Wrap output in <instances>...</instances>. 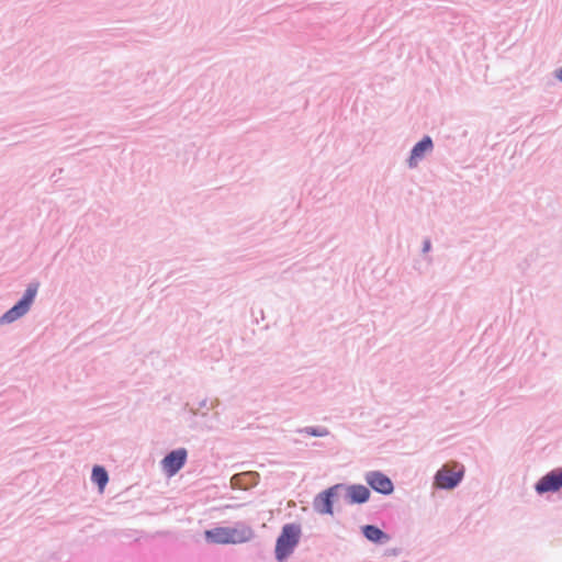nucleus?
Wrapping results in <instances>:
<instances>
[{
  "label": "nucleus",
  "instance_id": "1",
  "mask_svg": "<svg viewBox=\"0 0 562 562\" xmlns=\"http://www.w3.org/2000/svg\"><path fill=\"white\" fill-rule=\"evenodd\" d=\"M255 537L252 528L244 522L233 527H215L204 531L205 541L215 544H239L250 541Z\"/></svg>",
  "mask_w": 562,
  "mask_h": 562
},
{
  "label": "nucleus",
  "instance_id": "2",
  "mask_svg": "<svg viewBox=\"0 0 562 562\" xmlns=\"http://www.w3.org/2000/svg\"><path fill=\"white\" fill-rule=\"evenodd\" d=\"M302 537V527L297 522L284 524L276 539L274 559L277 562H286L294 553Z\"/></svg>",
  "mask_w": 562,
  "mask_h": 562
},
{
  "label": "nucleus",
  "instance_id": "3",
  "mask_svg": "<svg viewBox=\"0 0 562 562\" xmlns=\"http://www.w3.org/2000/svg\"><path fill=\"white\" fill-rule=\"evenodd\" d=\"M38 288V281L30 282L22 296L0 316V325L12 324L27 314L36 299Z\"/></svg>",
  "mask_w": 562,
  "mask_h": 562
},
{
  "label": "nucleus",
  "instance_id": "4",
  "mask_svg": "<svg viewBox=\"0 0 562 562\" xmlns=\"http://www.w3.org/2000/svg\"><path fill=\"white\" fill-rule=\"evenodd\" d=\"M345 487L344 483L334 484L319 492L313 501V509L319 515H334V505Z\"/></svg>",
  "mask_w": 562,
  "mask_h": 562
},
{
  "label": "nucleus",
  "instance_id": "5",
  "mask_svg": "<svg viewBox=\"0 0 562 562\" xmlns=\"http://www.w3.org/2000/svg\"><path fill=\"white\" fill-rule=\"evenodd\" d=\"M464 473L463 465L459 470H448L442 467L435 473L434 484L440 490L452 491L461 484Z\"/></svg>",
  "mask_w": 562,
  "mask_h": 562
},
{
  "label": "nucleus",
  "instance_id": "6",
  "mask_svg": "<svg viewBox=\"0 0 562 562\" xmlns=\"http://www.w3.org/2000/svg\"><path fill=\"white\" fill-rule=\"evenodd\" d=\"M188 450L186 448H177L165 454L160 461L164 473L168 476H175L187 463Z\"/></svg>",
  "mask_w": 562,
  "mask_h": 562
},
{
  "label": "nucleus",
  "instance_id": "7",
  "mask_svg": "<svg viewBox=\"0 0 562 562\" xmlns=\"http://www.w3.org/2000/svg\"><path fill=\"white\" fill-rule=\"evenodd\" d=\"M562 490V468H555L542 475L535 484L538 495L558 493Z\"/></svg>",
  "mask_w": 562,
  "mask_h": 562
},
{
  "label": "nucleus",
  "instance_id": "8",
  "mask_svg": "<svg viewBox=\"0 0 562 562\" xmlns=\"http://www.w3.org/2000/svg\"><path fill=\"white\" fill-rule=\"evenodd\" d=\"M366 482L369 490L382 495H391L394 492V484L390 476L382 471H369L366 474Z\"/></svg>",
  "mask_w": 562,
  "mask_h": 562
},
{
  "label": "nucleus",
  "instance_id": "9",
  "mask_svg": "<svg viewBox=\"0 0 562 562\" xmlns=\"http://www.w3.org/2000/svg\"><path fill=\"white\" fill-rule=\"evenodd\" d=\"M434 149V140L429 135H424L413 145L406 159L409 169L416 168L418 164Z\"/></svg>",
  "mask_w": 562,
  "mask_h": 562
},
{
  "label": "nucleus",
  "instance_id": "10",
  "mask_svg": "<svg viewBox=\"0 0 562 562\" xmlns=\"http://www.w3.org/2000/svg\"><path fill=\"white\" fill-rule=\"evenodd\" d=\"M342 491H345V501L349 505H362L369 502L371 496L369 487L362 484H345Z\"/></svg>",
  "mask_w": 562,
  "mask_h": 562
},
{
  "label": "nucleus",
  "instance_id": "11",
  "mask_svg": "<svg viewBox=\"0 0 562 562\" xmlns=\"http://www.w3.org/2000/svg\"><path fill=\"white\" fill-rule=\"evenodd\" d=\"M362 536L374 544H384L390 541L391 536L382 530L379 526L373 524H367L361 526Z\"/></svg>",
  "mask_w": 562,
  "mask_h": 562
},
{
  "label": "nucleus",
  "instance_id": "12",
  "mask_svg": "<svg viewBox=\"0 0 562 562\" xmlns=\"http://www.w3.org/2000/svg\"><path fill=\"white\" fill-rule=\"evenodd\" d=\"M189 413L191 415V417H190V420H191L190 427L191 428L196 426V422H195L196 417L209 419L210 415H209V401H207V398L201 400L198 403V407H193V406L189 407Z\"/></svg>",
  "mask_w": 562,
  "mask_h": 562
},
{
  "label": "nucleus",
  "instance_id": "13",
  "mask_svg": "<svg viewBox=\"0 0 562 562\" xmlns=\"http://www.w3.org/2000/svg\"><path fill=\"white\" fill-rule=\"evenodd\" d=\"M91 482L94 483L101 491L109 482V473L103 465L95 464L91 471Z\"/></svg>",
  "mask_w": 562,
  "mask_h": 562
},
{
  "label": "nucleus",
  "instance_id": "14",
  "mask_svg": "<svg viewBox=\"0 0 562 562\" xmlns=\"http://www.w3.org/2000/svg\"><path fill=\"white\" fill-rule=\"evenodd\" d=\"M297 432L312 437H325L329 435V430L324 426H306L299 429Z\"/></svg>",
  "mask_w": 562,
  "mask_h": 562
},
{
  "label": "nucleus",
  "instance_id": "15",
  "mask_svg": "<svg viewBox=\"0 0 562 562\" xmlns=\"http://www.w3.org/2000/svg\"><path fill=\"white\" fill-rule=\"evenodd\" d=\"M430 249H431V241H430V239H428V238H427V239H425V240L423 241L422 251H423L424 254H426V252H428Z\"/></svg>",
  "mask_w": 562,
  "mask_h": 562
},
{
  "label": "nucleus",
  "instance_id": "16",
  "mask_svg": "<svg viewBox=\"0 0 562 562\" xmlns=\"http://www.w3.org/2000/svg\"><path fill=\"white\" fill-rule=\"evenodd\" d=\"M221 404V401L218 398H215L214 401H212L209 405V411L210 409H214V408H217Z\"/></svg>",
  "mask_w": 562,
  "mask_h": 562
},
{
  "label": "nucleus",
  "instance_id": "17",
  "mask_svg": "<svg viewBox=\"0 0 562 562\" xmlns=\"http://www.w3.org/2000/svg\"><path fill=\"white\" fill-rule=\"evenodd\" d=\"M554 77L562 82V66L554 70Z\"/></svg>",
  "mask_w": 562,
  "mask_h": 562
},
{
  "label": "nucleus",
  "instance_id": "18",
  "mask_svg": "<svg viewBox=\"0 0 562 562\" xmlns=\"http://www.w3.org/2000/svg\"><path fill=\"white\" fill-rule=\"evenodd\" d=\"M249 476H252V477H259V474H257V473H251V474H249Z\"/></svg>",
  "mask_w": 562,
  "mask_h": 562
},
{
  "label": "nucleus",
  "instance_id": "19",
  "mask_svg": "<svg viewBox=\"0 0 562 562\" xmlns=\"http://www.w3.org/2000/svg\"><path fill=\"white\" fill-rule=\"evenodd\" d=\"M250 485H251L250 483L243 484V487H244V488H247V487H249Z\"/></svg>",
  "mask_w": 562,
  "mask_h": 562
},
{
  "label": "nucleus",
  "instance_id": "20",
  "mask_svg": "<svg viewBox=\"0 0 562 562\" xmlns=\"http://www.w3.org/2000/svg\"><path fill=\"white\" fill-rule=\"evenodd\" d=\"M205 427H206L207 429H212V427H213V426H212V425H206V424H205Z\"/></svg>",
  "mask_w": 562,
  "mask_h": 562
}]
</instances>
